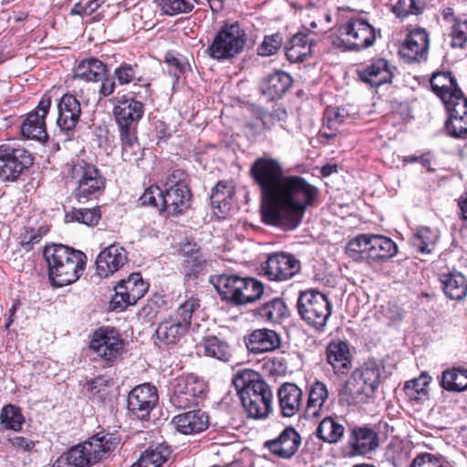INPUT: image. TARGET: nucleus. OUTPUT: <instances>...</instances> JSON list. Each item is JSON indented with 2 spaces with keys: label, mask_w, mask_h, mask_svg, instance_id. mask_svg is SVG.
I'll use <instances>...</instances> for the list:
<instances>
[{
  "label": "nucleus",
  "mask_w": 467,
  "mask_h": 467,
  "mask_svg": "<svg viewBox=\"0 0 467 467\" xmlns=\"http://www.w3.org/2000/svg\"><path fill=\"white\" fill-rule=\"evenodd\" d=\"M251 174L261 190L262 221L285 231L296 229L314 199V188L301 177L284 176L280 164L269 158L255 160Z\"/></svg>",
  "instance_id": "nucleus-1"
},
{
  "label": "nucleus",
  "mask_w": 467,
  "mask_h": 467,
  "mask_svg": "<svg viewBox=\"0 0 467 467\" xmlns=\"http://www.w3.org/2000/svg\"><path fill=\"white\" fill-rule=\"evenodd\" d=\"M186 173L182 170H175L171 173L163 188L151 185L140 196L139 202L141 205L157 208L160 212H167L169 215L179 214L190 206V190L186 182Z\"/></svg>",
  "instance_id": "nucleus-2"
},
{
  "label": "nucleus",
  "mask_w": 467,
  "mask_h": 467,
  "mask_svg": "<svg viewBox=\"0 0 467 467\" xmlns=\"http://www.w3.org/2000/svg\"><path fill=\"white\" fill-rule=\"evenodd\" d=\"M233 384L248 417L265 419L273 410V392L270 386L252 369L239 370Z\"/></svg>",
  "instance_id": "nucleus-3"
},
{
  "label": "nucleus",
  "mask_w": 467,
  "mask_h": 467,
  "mask_svg": "<svg viewBox=\"0 0 467 467\" xmlns=\"http://www.w3.org/2000/svg\"><path fill=\"white\" fill-rule=\"evenodd\" d=\"M51 283L62 287L76 282L86 265L84 253L63 244L48 245L44 250Z\"/></svg>",
  "instance_id": "nucleus-4"
},
{
  "label": "nucleus",
  "mask_w": 467,
  "mask_h": 467,
  "mask_svg": "<svg viewBox=\"0 0 467 467\" xmlns=\"http://www.w3.org/2000/svg\"><path fill=\"white\" fill-rule=\"evenodd\" d=\"M122 146L124 161H137L140 146L137 138V127L144 114V105L133 98L118 101L113 109Z\"/></svg>",
  "instance_id": "nucleus-5"
},
{
  "label": "nucleus",
  "mask_w": 467,
  "mask_h": 467,
  "mask_svg": "<svg viewBox=\"0 0 467 467\" xmlns=\"http://www.w3.org/2000/svg\"><path fill=\"white\" fill-rule=\"evenodd\" d=\"M118 444L119 439L112 434H97L69 449L65 453L66 462L76 467L92 466L107 458Z\"/></svg>",
  "instance_id": "nucleus-6"
},
{
  "label": "nucleus",
  "mask_w": 467,
  "mask_h": 467,
  "mask_svg": "<svg viewBox=\"0 0 467 467\" xmlns=\"http://www.w3.org/2000/svg\"><path fill=\"white\" fill-rule=\"evenodd\" d=\"M200 306V300L196 296L181 303L167 319L158 325L155 331L157 338L166 345L179 342L189 331Z\"/></svg>",
  "instance_id": "nucleus-7"
},
{
  "label": "nucleus",
  "mask_w": 467,
  "mask_h": 467,
  "mask_svg": "<svg viewBox=\"0 0 467 467\" xmlns=\"http://www.w3.org/2000/svg\"><path fill=\"white\" fill-rule=\"evenodd\" d=\"M213 283L223 300L236 305L254 302L264 294V285L252 277L222 275L215 277Z\"/></svg>",
  "instance_id": "nucleus-8"
},
{
  "label": "nucleus",
  "mask_w": 467,
  "mask_h": 467,
  "mask_svg": "<svg viewBox=\"0 0 467 467\" xmlns=\"http://www.w3.org/2000/svg\"><path fill=\"white\" fill-rule=\"evenodd\" d=\"M246 41V32L238 22L226 23L214 35L206 53L213 59L228 60L243 52Z\"/></svg>",
  "instance_id": "nucleus-9"
},
{
  "label": "nucleus",
  "mask_w": 467,
  "mask_h": 467,
  "mask_svg": "<svg viewBox=\"0 0 467 467\" xmlns=\"http://www.w3.org/2000/svg\"><path fill=\"white\" fill-rule=\"evenodd\" d=\"M379 370L375 366L357 368L347 380L343 395L349 403H364L373 396L379 384Z\"/></svg>",
  "instance_id": "nucleus-10"
},
{
  "label": "nucleus",
  "mask_w": 467,
  "mask_h": 467,
  "mask_svg": "<svg viewBox=\"0 0 467 467\" xmlns=\"http://www.w3.org/2000/svg\"><path fill=\"white\" fill-rule=\"evenodd\" d=\"M69 172L77 183L74 194L78 202L92 199L103 192L106 179L95 165L80 161L72 165Z\"/></svg>",
  "instance_id": "nucleus-11"
},
{
  "label": "nucleus",
  "mask_w": 467,
  "mask_h": 467,
  "mask_svg": "<svg viewBox=\"0 0 467 467\" xmlns=\"http://www.w3.org/2000/svg\"><path fill=\"white\" fill-rule=\"evenodd\" d=\"M33 164L31 154L10 143L0 145V180L16 182Z\"/></svg>",
  "instance_id": "nucleus-12"
},
{
  "label": "nucleus",
  "mask_w": 467,
  "mask_h": 467,
  "mask_svg": "<svg viewBox=\"0 0 467 467\" xmlns=\"http://www.w3.org/2000/svg\"><path fill=\"white\" fill-rule=\"evenodd\" d=\"M207 390L206 382L193 375L176 379L170 396L171 403L177 409L196 405Z\"/></svg>",
  "instance_id": "nucleus-13"
},
{
  "label": "nucleus",
  "mask_w": 467,
  "mask_h": 467,
  "mask_svg": "<svg viewBox=\"0 0 467 467\" xmlns=\"http://www.w3.org/2000/svg\"><path fill=\"white\" fill-rule=\"evenodd\" d=\"M90 348L108 365H112L123 353L124 342L112 327H100L92 336Z\"/></svg>",
  "instance_id": "nucleus-14"
},
{
  "label": "nucleus",
  "mask_w": 467,
  "mask_h": 467,
  "mask_svg": "<svg viewBox=\"0 0 467 467\" xmlns=\"http://www.w3.org/2000/svg\"><path fill=\"white\" fill-rule=\"evenodd\" d=\"M149 285L143 281L140 273H132L128 278L122 279L115 286V295L111 305L114 309L123 310L127 306L134 305L147 292Z\"/></svg>",
  "instance_id": "nucleus-15"
},
{
  "label": "nucleus",
  "mask_w": 467,
  "mask_h": 467,
  "mask_svg": "<svg viewBox=\"0 0 467 467\" xmlns=\"http://www.w3.org/2000/svg\"><path fill=\"white\" fill-rule=\"evenodd\" d=\"M340 32L347 35V48L352 51L368 48L376 40L375 28L360 18L349 19L340 26Z\"/></svg>",
  "instance_id": "nucleus-16"
},
{
  "label": "nucleus",
  "mask_w": 467,
  "mask_h": 467,
  "mask_svg": "<svg viewBox=\"0 0 467 467\" xmlns=\"http://www.w3.org/2000/svg\"><path fill=\"white\" fill-rule=\"evenodd\" d=\"M57 127L65 137L64 140H70L74 137L81 115L80 103L75 96L65 94L57 104Z\"/></svg>",
  "instance_id": "nucleus-17"
},
{
  "label": "nucleus",
  "mask_w": 467,
  "mask_h": 467,
  "mask_svg": "<svg viewBox=\"0 0 467 467\" xmlns=\"http://www.w3.org/2000/svg\"><path fill=\"white\" fill-rule=\"evenodd\" d=\"M300 268V262L285 253L270 254L263 266L265 275L273 281H286L299 273Z\"/></svg>",
  "instance_id": "nucleus-18"
},
{
  "label": "nucleus",
  "mask_w": 467,
  "mask_h": 467,
  "mask_svg": "<svg viewBox=\"0 0 467 467\" xmlns=\"http://www.w3.org/2000/svg\"><path fill=\"white\" fill-rule=\"evenodd\" d=\"M51 106L49 97L42 98L35 110L29 112L21 125L22 135L38 141L47 140L46 116Z\"/></svg>",
  "instance_id": "nucleus-19"
},
{
  "label": "nucleus",
  "mask_w": 467,
  "mask_h": 467,
  "mask_svg": "<svg viewBox=\"0 0 467 467\" xmlns=\"http://www.w3.org/2000/svg\"><path fill=\"white\" fill-rule=\"evenodd\" d=\"M159 400L157 389L150 384L135 387L128 396V409L140 420H146Z\"/></svg>",
  "instance_id": "nucleus-20"
},
{
  "label": "nucleus",
  "mask_w": 467,
  "mask_h": 467,
  "mask_svg": "<svg viewBox=\"0 0 467 467\" xmlns=\"http://www.w3.org/2000/svg\"><path fill=\"white\" fill-rule=\"evenodd\" d=\"M449 118L445 122L448 134L453 138L467 139V97L462 94L447 102Z\"/></svg>",
  "instance_id": "nucleus-21"
},
{
  "label": "nucleus",
  "mask_w": 467,
  "mask_h": 467,
  "mask_svg": "<svg viewBox=\"0 0 467 467\" xmlns=\"http://www.w3.org/2000/svg\"><path fill=\"white\" fill-rule=\"evenodd\" d=\"M128 262L126 249L119 244H112L105 247L97 256L96 270L100 277H109Z\"/></svg>",
  "instance_id": "nucleus-22"
},
{
  "label": "nucleus",
  "mask_w": 467,
  "mask_h": 467,
  "mask_svg": "<svg viewBox=\"0 0 467 467\" xmlns=\"http://www.w3.org/2000/svg\"><path fill=\"white\" fill-rule=\"evenodd\" d=\"M300 317L315 330L321 329V293L315 289L301 291L297 299Z\"/></svg>",
  "instance_id": "nucleus-23"
},
{
  "label": "nucleus",
  "mask_w": 467,
  "mask_h": 467,
  "mask_svg": "<svg viewBox=\"0 0 467 467\" xmlns=\"http://www.w3.org/2000/svg\"><path fill=\"white\" fill-rule=\"evenodd\" d=\"M429 34L423 28L410 31L400 48V54L408 62L426 60L429 50Z\"/></svg>",
  "instance_id": "nucleus-24"
},
{
  "label": "nucleus",
  "mask_w": 467,
  "mask_h": 467,
  "mask_svg": "<svg viewBox=\"0 0 467 467\" xmlns=\"http://www.w3.org/2000/svg\"><path fill=\"white\" fill-rule=\"evenodd\" d=\"M301 437L293 427H286L276 439L267 441L265 446L275 455L288 459L297 451Z\"/></svg>",
  "instance_id": "nucleus-25"
},
{
  "label": "nucleus",
  "mask_w": 467,
  "mask_h": 467,
  "mask_svg": "<svg viewBox=\"0 0 467 467\" xmlns=\"http://www.w3.org/2000/svg\"><path fill=\"white\" fill-rule=\"evenodd\" d=\"M171 424L180 433L192 435L202 432L208 428L209 418L204 411L195 410L173 417Z\"/></svg>",
  "instance_id": "nucleus-26"
},
{
  "label": "nucleus",
  "mask_w": 467,
  "mask_h": 467,
  "mask_svg": "<svg viewBox=\"0 0 467 467\" xmlns=\"http://www.w3.org/2000/svg\"><path fill=\"white\" fill-rule=\"evenodd\" d=\"M348 445L355 455H366L379 447L378 433L367 426L354 427L349 434Z\"/></svg>",
  "instance_id": "nucleus-27"
},
{
  "label": "nucleus",
  "mask_w": 467,
  "mask_h": 467,
  "mask_svg": "<svg viewBox=\"0 0 467 467\" xmlns=\"http://www.w3.org/2000/svg\"><path fill=\"white\" fill-rule=\"evenodd\" d=\"M245 346L250 353L261 354L279 348V335L271 329H255L244 337Z\"/></svg>",
  "instance_id": "nucleus-28"
},
{
  "label": "nucleus",
  "mask_w": 467,
  "mask_h": 467,
  "mask_svg": "<svg viewBox=\"0 0 467 467\" xmlns=\"http://www.w3.org/2000/svg\"><path fill=\"white\" fill-rule=\"evenodd\" d=\"M430 83L432 91L442 100L445 108H447V102L463 94L450 71L433 73Z\"/></svg>",
  "instance_id": "nucleus-29"
},
{
  "label": "nucleus",
  "mask_w": 467,
  "mask_h": 467,
  "mask_svg": "<svg viewBox=\"0 0 467 467\" xmlns=\"http://www.w3.org/2000/svg\"><path fill=\"white\" fill-rule=\"evenodd\" d=\"M393 69L388 60L379 58L372 61L365 68L358 70L360 79L372 87H379L390 83L393 78Z\"/></svg>",
  "instance_id": "nucleus-30"
},
{
  "label": "nucleus",
  "mask_w": 467,
  "mask_h": 467,
  "mask_svg": "<svg viewBox=\"0 0 467 467\" xmlns=\"http://www.w3.org/2000/svg\"><path fill=\"white\" fill-rule=\"evenodd\" d=\"M303 392L295 383H283L277 391L278 407L283 417L295 416L301 408Z\"/></svg>",
  "instance_id": "nucleus-31"
},
{
  "label": "nucleus",
  "mask_w": 467,
  "mask_h": 467,
  "mask_svg": "<svg viewBox=\"0 0 467 467\" xmlns=\"http://www.w3.org/2000/svg\"><path fill=\"white\" fill-rule=\"evenodd\" d=\"M293 79L289 74L276 70L263 78L260 90L267 100L280 99L292 86Z\"/></svg>",
  "instance_id": "nucleus-32"
},
{
  "label": "nucleus",
  "mask_w": 467,
  "mask_h": 467,
  "mask_svg": "<svg viewBox=\"0 0 467 467\" xmlns=\"http://www.w3.org/2000/svg\"><path fill=\"white\" fill-rule=\"evenodd\" d=\"M316 40L310 34L296 33L285 44L286 58L291 63L306 60L312 53V47Z\"/></svg>",
  "instance_id": "nucleus-33"
},
{
  "label": "nucleus",
  "mask_w": 467,
  "mask_h": 467,
  "mask_svg": "<svg viewBox=\"0 0 467 467\" xmlns=\"http://www.w3.org/2000/svg\"><path fill=\"white\" fill-rule=\"evenodd\" d=\"M321 383L317 380L309 389L304 419L316 426L315 435L321 440Z\"/></svg>",
  "instance_id": "nucleus-34"
},
{
  "label": "nucleus",
  "mask_w": 467,
  "mask_h": 467,
  "mask_svg": "<svg viewBox=\"0 0 467 467\" xmlns=\"http://www.w3.org/2000/svg\"><path fill=\"white\" fill-rule=\"evenodd\" d=\"M444 294L452 300L461 301L467 295V279L459 271L452 270L440 275Z\"/></svg>",
  "instance_id": "nucleus-35"
},
{
  "label": "nucleus",
  "mask_w": 467,
  "mask_h": 467,
  "mask_svg": "<svg viewBox=\"0 0 467 467\" xmlns=\"http://www.w3.org/2000/svg\"><path fill=\"white\" fill-rule=\"evenodd\" d=\"M368 262L386 261L398 253L397 244L389 237L380 234H369Z\"/></svg>",
  "instance_id": "nucleus-36"
},
{
  "label": "nucleus",
  "mask_w": 467,
  "mask_h": 467,
  "mask_svg": "<svg viewBox=\"0 0 467 467\" xmlns=\"http://www.w3.org/2000/svg\"><path fill=\"white\" fill-rule=\"evenodd\" d=\"M327 359L336 373H345L351 363L348 344L342 341L329 344L327 348Z\"/></svg>",
  "instance_id": "nucleus-37"
},
{
  "label": "nucleus",
  "mask_w": 467,
  "mask_h": 467,
  "mask_svg": "<svg viewBox=\"0 0 467 467\" xmlns=\"http://www.w3.org/2000/svg\"><path fill=\"white\" fill-rule=\"evenodd\" d=\"M441 387L450 392L467 390V368L462 366L445 369L441 374Z\"/></svg>",
  "instance_id": "nucleus-38"
},
{
  "label": "nucleus",
  "mask_w": 467,
  "mask_h": 467,
  "mask_svg": "<svg viewBox=\"0 0 467 467\" xmlns=\"http://www.w3.org/2000/svg\"><path fill=\"white\" fill-rule=\"evenodd\" d=\"M105 74V65L94 57L81 61L74 69V78L87 82L101 80Z\"/></svg>",
  "instance_id": "nucleus-39"
},
{
  "label": "nucleus",
  "mask_w": 467,
  "mask_h": 467,
  "mask_svg": "<svg viewBox=\"0 0 467 467\" xmlns=\"http://www.w3.org/2000/svg\"><path fill=\"white\" fill-rule=\"evenodd\" d=\"M171 455L168 446L159 444L155 448L144 451L136 462L130 467H162Z\"/></svg>",
  "instance_id": "nucleus-40"
},
{
  "label": "nucleus",
  "mask_w": 467,
  "mask_h": 467,
  "mask_svg": "<svg viewBox=\"0 0 467 467\" xmlns=\"http://www.w3.org/2000/svg\"><path fill=\"white\" fill-rule=\"evenodd\" d=\"M256 316L266 322L279 323L287 316V307L283 299L275 297L257 308Z\"/></svg>",
  "instance_id": "nucleus-41"
},
{
  "label": "nucleus",
  "mask_w": 467,
  "mask_h": 467,
  "mask_svg": "<svg viewBox=\"0 0 467 467\" xmlns=\"http://www.w3.org/2000/svg\"><path fill=\"white\" fill-rule=\"evenodd\" d=\"M431 377L427 372H422L419 378L406 381L403 390L410 400L423 401L429 398V385Z\"/></svg>",
  "instance_id": "nucleus-42"
},
{
  "label": "nucleus",
  "mask_w": 467,
  "mask_h": 467,
  "mask_svg": "<svg viewBox=\"0 0 467 467\" xmlns=\"http://www.w3.org/2000/svg\"><path fill=\"white\" fill-rule=\"evenodd\" d=\"M234 195V187L230 182H219L213 189L211 202L214 208L222 213H226L232 206V200Z\"/></svg>",
  "instance_id": "nucleus-43"
},
{
  "label": "nucleus",
  "mask_w": 467,
  "mask_h": 467,
  "mask_svg": "<svg viewBox=\"0 0 467 467\" xmlns=\"http://www.w3.org/2000/svg\"><path fill=\"white\" fill-rule=\"evenodd\" d=\"M440 240V232L430 227H420L414 234L412 244L422 254L433 253Z\"/></svg>",
  "instance_id": "nucleus-44"
},
{
  "label": "nucleus",
  "mask_w": 467,
  "mask_h": 467,
  "mask_svg": "<svg viewBox=\"0 0 467 467\" xmlns=\"http://www.w3.org/2000/svg\"><path fill=\"white\" fill-rule=\"evenodd\" d=\"M204 354L218 360L228 362L231 358L229 345L217 337H207L202 341Z\"/></svg>",
  "instance_id": "nucleus-45"
},
{
  "label": "nucleus",
  "mask_w": 467,
  "mask_h": 467,
  "mask_svg": "<svg viewBox=\"0 0 467 467\" xmlns=\"http://www.w3.org/2000/svg\"><path fill=\"white\" fill-rule=\"evenodd\" d=\"M99 208H73L66 213L67 222H78L88 226L97 225L100 220Z\"/></svg>",
  "instance_id": "nucleus-46"
},
{
  "label": "nucleus",
  "mask_w": 467,
  "mask_h": 467,
  "mask_svg": "<svg viewBox=\"0 0 467 467\" xmlns=\"http://www.w3.org/2000/svg\"><path fill=\"white\" fill-rule=\"evenodd\" d=\"M368 239L369 234H358L348 241L346 246L347 254L355 261L368 262Z\"/></svg>",
  "instance_id": "nucleus-47"
},
{
  "label": "nucleus",
  "mask_w": 467,
  "mask_h": 467,
  "mask_svg": "<svg viewBox=\"0 0 467 467\" xmlns=\"http://www.w3.org/2000/svg\"><path fill=\"white\" fill-rule=\"evenodd\" d=\"M345 433V427L332 417L323 418V442L337 443Z\"/></svg>",
  "instance_id": "nucleus-48"
},
{
  "label": "nucleus",
  "mask_w": 467,
  "mask_h": 467,
  "mask_svg": "<svg viewBox=\"0 0 467 467\" xmlns=\"http://www.w3.org/2000/svg\"><path fill=\"white\" fill-rule=\"evenodd\" d=\"M1 423L6 428L18 431L24 422V417L18 407L14 405H6L0 413Z\"/></svg>",
  "instance_id": "nucleus-49"
},
{
  "label": "nucleus",
  "mask_w": 467,
  "mask_h": 467,
  "mask_svg": "<svg viewBox=\"0 0 467 467\" xmlns=\"http://www.w3.org/2000/svg\"><path fill=\"white\" fill-rule=\"evenodd\" d=\"M424 7V0H399L392 11L398 17L404 18L409 15L421 14Z\"/></svg>",
  "instance_id": "nucleus-50"
},
{
  "label": "nucleus",
  "mask_w": 467,
  "mask_h": 467,
  "mask_svg": "<svg viewBox=\"0 0 467 467\" xmlns=\"http://www.w3.org/2000/svg\"><path fill=\"white\" fill-rule=\"evenodd\" d=\"M160 6L168 16L186 14L193 9V4L190 0H160Z\"/></svg>",
  "instance_id": "nucleus-51"
},
{
  "label": "nucleus",
  "mask_w": 467,
  "mask_h": 467,
  "mask_svg": "<svg viewBox=\"0 0 467 467\" xmlns=\"http://www.w3.org/2000/svg\"><path fill=\"white\" fill-rule=\"evenodd\" d=\"M182 252L186 256V264L192 271H197L202 268L205 264V259L195 244H184L182 247Z\"/></svg>",
  "instance_id": "nucleus-52"
},
{
  "label": "nucleus",
  "mask_w": 467,
  "mask_h": 467,
  "mask_svg": "<svg viewBox=\"0 0 467 467\" xmlns=\"http://www.w3.org/2000/svg\"><path fill=\"white\" fill-rule=\"evenodd\" d=\"M410 467H451L445 460L434 454L424 452L418 454L411 462Z\"/></svg>",
  "instance_id": "nucleus-53"
},
{
  "label": "nucleus",
  "mask_w": 467,
  "mask_h": 467,
  "mask_svg": "<svg viewBox=\"0 0 467 467\" xmlns=\"http://www.w3.org/2000/svg\"><path fill=\"white\" fill-rule=\"evenodd\" d=\"M282 46V36L280 34L266 36L262 44L258 47V55L267 57L274 55Z\"/></svg>",
  "instance_id": "nucleus-54"
},
{
  "label": "nucleus",
  "mask_w": 467,
  "mask_h": 467,
  "mask_svg": "<svg viewBox=\"0 0 467 467\" xmlns=\"http://www.w3.org/2000/svg\"><path fill=\"white\" fill-rule=\"evenodd\" d=\"M451 47H464L467 42V20H456L451 27Z\"/></svg>",
  "instance_id": "nucleus-55"
},
{
  "label": "nucleus",
  "mask_w": 467,
  "mask_h": 467,
  "mask_svg": "<svg viewBox=\"0 0 467 467\" xmlns=\"http://www.w3.org/2000/svg\"><path fill=\"white\" fill-rule=\"evenodd\" d=\"M324 41L325 45L329 47L330 49L348 50L347 48V35L340 32V26L326 33V36L323 38Z\"/></svg>",
  "instance_id": "nucleus-56"
},
{
  "label": "nucleus",
  "mask_w": 467,
  "mask_h": 467,
  "mask_svg": "<svg viewBox=\"0 0 467 467\" xmlns=\"http://www.w3.org/2000/svg\"><path fill=\"white\" fill-rule=\"evenodd\" d=\"M168 64V72L174 77L176 80L179 79L182 74L185 71L188 64L182 58L175 57L171 54H168L165 59Z\"/></svg>",
  "instance_id": "nucleus-57"
},
{
  "label": "nucleus",
  "mask_w": 467,
  "mask_h": 467,
  "mask_svg": "<svg viewBox=\"0 0 467 467\" xmlns=\"http://www.w3.org/2000/svg\"><path fill=\"white\" fill-rule=\"evenodd\" d=\"M107 382L105 378L98 377L88 381L86 389L92 396L103 399L107 395Z\"/></svg>",
  "instance_id": "nucleus-58"
},
{
  "label": "nucleus",
  "mask_w": 467,
  "mask_h": 467,
  "mask_svg": "<svg viewBox=\"0 0 467 467\" xmlns=\"http://www.w3.org/2000/svg\"><path fill=\"white\" fill-rule=\"evenodd\" d=\"M114 75L120 85H125L135 78L136 72L132 66L123 64L115 69Z\"/></svg>",
  "instance_id": "nucleus-59"
},
{
  "label": "nucleus",
  "mask_w": 467,
  "mask_h": 467,
  "mask_svg": "<svg viewBox=\"0 0 467 467\" xmlns=\"http://www.w3.org/2000/svg\"><path fill=\"white\" fill-rule=\"evenodd\" d=\"M325 118L329 129H337L345 120V109L327 108L325 111Z\"/></svg>",
  "instance_id": "nucleus-60"
},
{
  "label": "nucleus",
  "mask_w": 467,
  "mask_h": 467,
  "mask_svg": "<svg viewBox=\"0 0 467 467\" xmlns=\"http://www.w3.org/2000/svg\"><path fill=\"white\" fill-rule=\"evenodd\" d=\"M286 117V111L278 108L272 112H264L261 115V120L265 128L271 129L275 121L283 120Z\"/></svg>",
  "instance_id": "nucleus-61"
},
{
  "label": "nucleus",
  "mask_w": 467,
  "mask_h": 467,
  "mask_svg": "<svg viewBox=\"0 0 467 467\" xmlns=\"http://www.w3.org/2000/svg\"><path fill=\"white\" fill-rule=\"evenodd\" d=\"M9 441L14 447L22 449L25 451H31L35 446L34 441L22 436H15L11 438Z\"/></svg>",
  "instance_id": "nucleus-62"
},
{
  "label": "nucleus",
  "mask_w": 467,
  "mask_h": 467,
  "mask_svg": "<svg viewBox=\"0 0 467 467\" xmlns=\"http://www.w3.org/2000/svg\"><path fill=\"white\" fill-rule=\"evenodd\" d=\"M384 316L390 321L400 320L403 317V311L396 305H388L383 308Z\"/></svg>",
  "instance_id": "nucleus-63"
},
{
  "label": "nucleus",
  "mask_w": 467,
  "mask_h": 467,
  "mask_svg": "<svg viewBox=\"0 0 467 467\" xmlns=\"http://www.w3.org/2000/svg\"><path fill=\"white\" fill-rule=\"evenodd\" d=\"M40 239L41 236L36 234L33 230L27 231L21 238V244L25 249L30 250L32 245L37 244Z\"/></svg>",
  "instance_id": "nucleus-64"
}]
</instances>
